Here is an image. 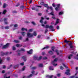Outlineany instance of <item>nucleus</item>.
<instances>
[{"mask_svg": "<svg viewBox=\"0 0 78 78\" xmlns=\"http://www.w3.org/2000/svg\"><path fill=\"white\" fill-rule=\"evenodd\" d=\"M34 73H35V72H34V71H32L31 72V73H32V74H30V75L27 76V78H31V77H32L33 75H34Z\"/></svg>", "mask_w": 78, "mask_h": 78, "instance_id": "obj_1", "label": "nucleus"}, {"mask_svg": "<svg viewBox=\"0 0 78 78\" xmlns=\"http://www.w3.org/2000/svg\"><path fill=\"white\" fill-rule=\"evenodd\" d=\"M27 37H33V34L28 33L27 34Z\"/></svg>", "mask_w": 78, "mask_h": 78, "instance_id": "obj_2", "label": "nucleus"}, {"mask_svg": "<svg viewBox=\"0 0 78 78\" xmlns=\"http://www.w3.org/2000/svg\"><path fill=\"white\" fill-rule=\"evenodd\" d=\"M58 58H56L54 60V61H53L52 62V63L53 64V66H57V64H55V63H55V62H57V61H58Z\"/></svg>", "mask_w": 78, "mask_h": 78, "instance_id": "obj_3", "label": "nucleus"}, {"mask_svg": "<svg viewBox=\"0 0 78 78\" xmlns=\"http://www.w3.org/2000/svg\"><path fill=\"white\" fill-rule=\"evenodd\" d=\"M68 42H70V43H69V46L70 47V48H73V43H72V42H71V41H68Z\"/></svg>", "mask_w": 78, "mask_h": 78, "instance_id": "obj_4", "label": "nucleus"}, {"mask_svg": "<svg viewBox=\"0 0 78 78\" xmlns=\"http://www.w3.org/2000/svg\"><path fill=\"white\" fill-rule=\"evenodd\" d=\"M51 31H55V29H53V26H49V28Z\"/></svg>", "mask_w": 78, "mask_h": 78, "instance_id": "obj_5", "label": "nucleus"}, {"mask_svg": "<svg viewBox=\"0 0 78 78\" xmlns=\"http://www.w3.org/2000/svg\"><path fill=\"white\" fill-rule=\"evenodd\" d=\"M9 43H7L6 45H5L3 46V48H8L9 46Z\"/></svg>", "mask_w": 78, "mask_h": 78, "instance_id": "obj_6", "label": "nucleus"}, {"mask_svg": "<svg viewBox=\"0 0 78 78\" xmlns=\"http://www.w3.org/2000/svg\"><path fill=\"white\" fill-rule=\"evenodd\" d=\"M70 70L69 69H68L66 70V72L65 73V74L67 75H70Z\"/></svg>", "mask_w": 78, "mask_h": 78, "instance_id": "obj_7", "label": "nucleus"}, {"mask_svg": "<svg viewBox=\"0 0 78 78\" xmlns=\"http://www.w3.org/2000/svg\"><path fill=\"white\" fill-rule=\"evenodd\" d=\"M28 54H32L33 53V49H30L29 51H27Z\"/></svg>", "mask_w": 78, "mask_h": 78, "instance_id": "obj_8", "label": "nucleus"}, {"mask_svg": "<svg viewBox=\"0 0 78 78\" xmlns=\"http://www.w3.org/2000/svg\"><path fill=\"white\" fill-rule=\"evenodd\" d=\"M22 58H23L24 61H26L27 59V57H26V56H23L22 57Z\"/></svg>", "mask_w": 78, "mask_h": 78, "instance_id": "obj_9", "label": "nucleus"}, {"mask_svg": "<svg viewBox=\"0 0 78 78\" xmlns=\"http://www.w3.org/2000/svg\"><path fill=\"white\" fill-rule=\"evenodd\" d=\"M25 51V50L23 48L21 49L20 50H18L17 51V52H20V51Z\"/></svg>", "mask_w": 78, "mask_h": 78, "instance_id": "obj_10", "label": "nucleus"}, {"mask_svg": "<svg viewBox=\"0 0 78 78\" xmlns=\"http://www.w3.org/2000/svg\"><path fill=\"white\" fill-rule=\"evenodd\" d=\"M44 18L43 17H41V20H40V23H43V20H44Z\"/></svg>", "mask_w": 78, "mask_h": 78, "instance_id": "obj_11", "label": "nucleus"}, {"mask_svg": "<svg viewBox=\"0 0 78 78\" xmlns=\"http://www.w3.org/2000/svg\"><path fill=\"white\" fill-rule=\"evenodd\" d=\"M21 30L22 31H27V30H28V29L25 28H21Z\"/></svg>", "mask_w": 78, "mask_h": 78, "instance_id": "obj_12", "label": "nucleus"}, {"mask_svg": "<svg viewBox=\"0 0 78 78\" xmlns=\"http://www.w3.org/2000/svg\"><path fill=\"white\" fill-rule=\"evenodd\" d=\"M21 34L23 36H25V34H26V33L25 32H21Z\"/></svg>", "mask_w": 78, "mask_h": 78, "instance_id": "obj_13", "label": "nucleus"}, {"mask_svg": "<svg viewBox=\"0 0 78 78\" xmlns=\"http://www.w3.org/2000/svg\"><path fill=\"white\" fill-rule=\"evenodd\" d=\"M33 34V35L34 36H37V33H36V31L34 32L33 34Z\"/></svg>", "mask_w": 78, "mask_h": 78, "instance_id": "obj_14", "label": "nucleus"}, {"mask_svg": "<svg viewBox=\"0 0 78 78\" xmlns=\"http://www.w3.org/2000/svg\"><path fill=\"white\" fill-rule=\"evenodd\" d=\"M49 69L51 70H54V69H53V67L51 66L49 67Z\"/></svg>", "mask_w": 78, "mask_h": 78, "instance_id": "obj_15", "label": "nucleus"}, {"mask_svg": "<svg viewBox=\"0 0 78 78\" xmlns=\"http://www.w3.org/2000/svg\"><path fill=\"white\" fill-rule=\"evenodd\" d=\"M58 23H59V19H57L56 23L55 24V25H56L58 24Z\"/></svg>", "mask_w": 78, "mask_h": 78, "instance_id": "obj_16", "label": "nucleus"}, {"mask_svg": "<svg viewBox=\"0 0 78 78\" xmlns=\"http://www.w3.org/2000/svg\"><path fill=\"white\" fill-rule=\"evenodd\" d=\"M49 48V46H46L45 47L43 48L42 49V50H44V49Z\"/></svg>", "mask_w": 78, "mask_h": 78, "instance_id": "obj_17", "label": "nucleus"}, {"mask_svg": "<svg viewBox=\"0 0 78 78\" xmlns=\"http://www.w3.org/2000/svg\"><path fill=\"white\" fill-rule=\"evenodd\" d=\"M7 12V11L6 10H4V11H3V12H2L3 14H6V12Z\"/></svg>", "mask_w": 78, "mask_h": 78, "instance_id": "obj_18", "label": "nucleus"}, {"mask_svg": "<svg viewBox=\"0 0 78 78\" xmlns=\"http://www.w3.org/2000/svg\"><path fill=\"white\" fill-rule=\"evenodd\" d=\"M34 58L35 60H37V59H38V57H37V56H34Z\"/></svg>", "mask_w": 78, "mask_h": 78, "instance_id": "obj_19", "label": "nucleus"}, {"mask_svg": "<svg viewBox=\"0 0 78 78\" xmlns=\"http://www.w3.org/2000/svg\"><path fill=\"white\" fill-rule=\"evenodd\" d=\"M16 47H22V45L20 44H16Z\"/></svg>", "mask_w": 78, "mask_h": 78, "instance_id": "obj_20", "label": "nucleus"}, {"mask_svg": "<svg viewBox=\"0 0 78 78\" xmlns=\"http://www.w3.org/2000/svg\"><path fill=\"white\" fill-rule=\"evenodd\" d=\"M13 26H14V27L15 28H16L18 27V24H15L13 25Z\"/></svg>", "mask_w": 78, "mask_h": 78, "instance_id": "obj_21", "label": "nucleus"}, {"mask_svg": "<svg viewBox=\"0 0 78 78\" xmlns=\"http://www.w3.org/2000/svg\"><path fill=\"white\" fill-rule=\"evenodd\" d=\"M38 66L40 67H42L43 66V64H40L38 65Z\"/></svg>", "mask_w": 78, "mask_h": 78, "instance_id": "obj_22", "label": "nucleus"}, {"mask_svg": "<svg viewBox=\"0 0 78 78\" xmlns=\"http://www.w3.org/2000/svg\"><path fill=\"white\" fill-rule=\"evenodd\" d=\"M42 58V56H41L39 58H38L37 60L38 61H39V60H41V59Z\"/></svg>", "mask_w": 78, "mask_h": 78, "instance_id": "obj_23", "label": "nucleus"}, {"mask_svg": "<svg viewBox=\"0 0 78 78\" xmlns=\"http://www.w3.org/2000/svg\"><path fill=\"white\" fill-rule=\"evenodd\" d=\"M49 14H51L52 16H55V14H54V12H52L51 13H49Z\"/></svg>", "mask_w": 78, "mask_h": 78, "instance_id": "obj_24", "label": "nucleus"}, {"mask_svg": "<svg viewBox=\"0 0 78 78\" xmlns=\"http://www.w3.org/2000/svg\"><path fill=\"white\" fill-rule=\"evenodd\" d=\"M14 42L16 43H19L20 42V41L18 40H14Z\"/></svg>", "mask_w": 78, "mask_h": 78, "instance_id": "obj_25", "label": "nucleus"}, {"mask_svg": "<svg viewBox=\"0 0 78 78\" xmlns=\"http://www.w3.org/2000/svg\"><path fill=\"white\" fill-rule=\"evenodd\" d=\"M72 55H69L68 56V58L69 59H71L72 58Z\"/></svg>", "mask_w": 78, "mask_h": 78, "instance_id": "obj_26", "label": "nucleus"}, {"mask_svg": "<svg viewBox=\"0 0 78 78\" xmlns=\"http://www.w3.org/2000/svg\"><path fill=\"white\" fill-rule=\"evenodd\" d=\"M5 28L6 29V30H8L9 28V26H7L5 27Z\"/></svg>", "mask_w": 78, "mask_h": 78, "instance_id": "obj_27", "label": "nucleus"}, {"mask_svg": "<svg viewBox=\"0 0 78 78\" xmlns=\"http://www.w3.org/2000/svg\"><path fill=\"white\" fill-rule=\"evenodd\" d=\"M50 27V26L48 24L46 25L45 26V28H49V27Z\"/></svg>", "mask_w": 78, "mask_h": 78, "instance_id": "obj_28", "label": "nucleus"}, {"mask_svg": "<svg viewBox=\"0 0 78 78\" xmlns=\"http://www.w3.org/2000/svg\"><path fill=\"white\" fill-rule=\"evenodd\" d=\"M33 31V29H31L29 30L28 31L29 32H32Z\"/></svg>", "mask_w": 78, "mask_h": 78, "instance_id": "obj_29", "label": "nucleus"}, {"mask_svg": "<svg viewBox=\"0 0 78 78\" xmlns=\"http://www.w3.org/2000/svg\"><path fill=\"white\" fill-rule=\"evenodd\" d=\"M47 77H49L50 78H51L52 77H53V76H49L48 75L47 76Z\"/></svg>", "mask_w": 78, "mask_h": 78, "instance_id": "obj_30", "label": "nucleus"}, {"mask_svg": "<svg viewBox=\"0 0 78 78\" xmlns=\"http://www.w3.org/2000/svg\"><path fill=\"white\" fill-rule=\"evenodd\" d=\"M29 41V38L28 37H27L25 40L24 41Z\"/></svg>", "mask_w": 78, "mask_h": 78, "instance_id": "obj_31", "label": "nucleus"}, {"mask_svg": "<svg viewBox=\"0 0 78 78\" xmlns=\"http://www.w3.org/2000/svg\"><path fill=\"white\" fill-rule=\"evenodd\" d=\"M55 52H56L57 55H59V51L58 50H55Z\"/></svg>", "mask_w": 78, "mask_h": 78, "instance_id": "obj_32", "label": "nucleus"}, {"mask_svg": "<svg viewBox=\"0 0 78 78\" xmlns=\"http://www.w3.org/2000/svg\"><path fill=\"white\" fill-rule=\"evenodd\" d=\"M49 8L50 9H51V10H53V8H52V7H48V9H49Z\"/></svg>", "mask_w": 78, "mask_h": 78, "instance_id": "obj_33", "label": "nucleus"}, {"mask_svg": "<svg viewBox=\"0 0 78 78\" xmlns=\"http://www.w3.org/2000/svg\"><path fill=\"white\" fill-rule=\"evenodd\" d=\"M19 39H20V40H22V39H23V37H22L21 36H20L19 37Z\"/></svg>", "mask_w": 78, "mask_h": 78, "instance_id": "obj_34", "label": "nucleus"}, {"mask_svg": "<svg viewBox=\"0 0 78 78\" xmlns=\"http://www.w3.org/2000/svg\"><path fill=\"white\" fill-rule=\"evenodd\" d=\"M6 5L5 3L4 4L3 6V8H6Z\"/></svg>", "mask_w": 78, "mask_h": 78, "instance_id": "obj_35", "label": "nucleus"}, {"mask_svg": "<svg viewBox=\"0 0 78 78\" xmlns=\"http://www.w3.org/2000/svg\"><path fill=\"white\" fill-rule=\"evenodd\" d=\"M31 23H32L34 25H36V23H34V22H31Z\"/></svg>", "mask_w": 78, "mask_h": 78, "instance_id": "obj_36", "label": "nucleus"}, {"mask_svg": "<svg viewBox=\"0 0 78 78\" xmlns=\"http://www.w3.org/2000/svg\"><path fill=\"white\" fill-rule=\"evenodd\" d=\"M49 53H50V54H51V55L53 54V52L51 51H50L48 52Z\"/></svg>", "mask_w": 78, "mask_h": 78, "instance_id": "obj_37", "label": "nucleus"}, {"mask_svg": "<svg viewBox=\"0 0 78 78\" xmlns=\"http://www.w3.org/2000/svg\"><path fill=\"white\" fill-rule=\"evenodd\" d=\"M45 55V52H42V55Z\"/></svg>", "mask_w": 78, "mask_h": 78, "instance_id": "obj_38", "label": "nucleus"}, {"mask_svg": "<svg viewBox=\"0 0 78 78\" xmlns=\"http://www.w3.org/2000/svg\"><path fill=\"white\" fill-rule=\"evenodd\" d=\"M4 22H6V21H7V20H8V19L5 18L4 20Z\"/></svg>", "mask_w": 78, "mask_h": 78, "instance_id": "obj_39", "label": "nucleus"}, {"mask_svg": "<svg viewBox=\"0 0 78 78\" xmlns=\"http://www.w3.org/2000/svg\"><path fill=\"white\" fill-rule=\"evenodd\" d=\"M12 49L13 50H16V48L14 47V46H13L12 47Z\"/></svg>", "mask_w": 78, "mask_h": 78, "instance_id": "obj_40", "label": "nucleus"}, {"mask_svg": "<svg viewBox=\"0 0 78 78\" xmlns=\"http://www.w3.org/2000/svg\"><path fill=\"white\" fill-rule=\"evenodd\" d=\"M4 23L5 24V25H8V22L5 21Z\"/></svg>", "mask_w": 78, "mask_h": 78, "instance_id": "obj_41", "label": "nucleus"}, {"mask_svg": "<svg viewBox=\"0 0 78 78\" xmlns=\"http://www.w3.org/2000/svg\"><path fill=\"white\" fill-rule=\"evenodd\" d=\"M32 0H30V1H29V4H31V3H32Z\"/></svg>", "mask_w": 78, "mask_h": 78, "instance_id": "obj_42", "label": "nucleus"}, {"mask_svg": "<svg viewBox=\"0 0 78 78\" xmlns=\"http://www.w3.org/2000/svg\"><path fill=\"white\" fill-rule=\"evenodd\" d=\"M45 17L47 20H49L50 19V18L47 17V16H45Z\"/></svg>", "mask_w": 78, "mask_h": 78, "instance_id": "obj_43", "label": "nucleus"}, {"mask_svg": "<svg viewBox=\"0 0 78 78\" xmlns=\"http://www.w3.org/2000/svg\"><path fill=\"white\" fill-rule=\"evenodd\" d=\"M52 50L53 51H55L54 50V49H55V47H52L51 48Z\"/></svg>", "mask_w": 78, "mask_h": 78, "instance_id": "obj_44", "label": "nucleus"}, {"mask_svg": "<svg viewBox=\"0 0 78 78\" xmlns=\"http://www.w3.org/2000/svg\"><path fill=\"white\" fill-rule=\"evenodd\" d=\"M60 68L61 70H63V69H64V68L62 66H60Z\"/></svg>", "mask_w": 78, "mask_h": 78, "instance_id": "obj_45", "label": "nucleus"}, {"mask_svg": "<svg viewBox=\"0 0 78 78\" xmlns=\"http://www.w3.org/2000/svg\"><path fill=\"white\" fill-rule=\"evenodd\" d=\"M63 14V12H60L59 13V15H61Z\"/></svg>", "mask_w": 78, "mask_h": 78, "instance_id": "obj_46", "label": "nucleus"}, {"mask_svg": "<svg viewBox=\"0 0 78 78\" xmlns=\"http://www.w3.org/2000/svg\"><path fill=\"white\" fill-rule=\"evenodd\" d=\"M47 59V57H45L43 58V59L45 60Z\"/></svg>", "mask_w": 78, "mask_h": 78, "instance_id": "obj_47", "label": "nucleus"}, {"mask_svg": "<svg viewBox=\"0 0 78 78\" xmlns=\"http://www.w3.org/2000/svg\"><path fill=\"white\" fill-rule=\"evenodd\" d=\"M52 6L54 8L56 7V5H55V4H52Z\"/></svg>", "mask_w": 78, "mask_h": 78, "instance_id": "obj_48", "label": "nucleus"}, {"mask_svg": "<svg viewBox=\"0 0 78 78\" xmlns=\"http://www.w3.org/2000/svg\"><path fill=\"white\" fill-rule=\"evenodd\" d=\"M36 67H34L32 68V69H36Z\"/></svg>", "mask_w": 78, "mask_h": 78, "instance_id": "obj_49", "label": "nucleus"}, {"mask_svg": "<svg viewBox=\"0 0 78 78\" xmlns=\"http://www.w3.org/2000/svg\"><path fill=\"white\" fill-rule=\"evenodd\" d=\"M55 9L56 11H58V10H59V9H58V7L55 8Z\"/></svg>", "mask_w": 78, "mask_h": 78, "instance_id": "obj_50", "label": "nucleus"}, {"mask_svg": "<svg viewBox=\"0 0 78 78\" xmlns=\"http://www.w3.org/2000/svg\"><path fill=\"white\" fill-rule=\"evenodd\" d=\"M2 62V59H1V58H0V64H1Z\"/></svg>", "mask_w": 78, "mask_h": 78, "instance_id": "obj_51", "label": "nucleus"}, {"mask_svg": "<svg viewBox=\"0 0 78 78\" xmlns=\"http://www.w3.org/2000/svg\"><path fill=\"white\" fill-rule=\"evenodd\" d=\"M20 65L21 66H23V65H24V62L21 63H20Z\"/></svg>", "mask_w": 78, "mask_h": 78, "instance_id": "obj_52", "label": "nucleus"}, {"mask_svg": "<svg viewBox=\"0 0 78 78\" xmlns=\"http://www.w3.org/2000/svg\"><path fill=\"white\" fill-rule=\"evenodd\" d=\"M4 78H10V76H9V77H6V76H4Z\"/></svg>", "mask_w": 78, "mask_h": 78, "instance_id": "obj_53", "label": "nucleus"}, {"mask_svg": "<svg viewBox=\"0 0 78 78\" xmlns=\"http://www.w3.org/2000/svg\"><path fill=\"white\" fill-rule=\"evenodd\" d=\"M44 6H45V7H47L48 6V5L47 4H45L44 5Z\"/></svg>", "mask_w": 78, "mask_h": 78, "instance_id": "obj_54", "label": "nucleus"}, {"mask_svg": "<svg viewBox=\"0 0 78 78\" xmlns=\"http://www.w3.org/2000/svg\"><path fill=\"white\" fill-rule=\"evenodd\" d=\"M9 59H10V58L7 57V61H9Z\"/></svg>", "mask_w": 78, "mask_h": 78, "instance_id": "obj_55", "label": "nucleus"}, {"mask_svg": "<svg viewBox=\"0 0 78 78\" xmlns=\"http://www.w3.org/2000/svg\"><path fill=\"white\" fill-rule=\"evenodd\" d=\"M63 65L64 66V67H66V68H67V66H66L64 64H63Z\"/></svg>", "mask_w": 78, "mask_h": 78, "instance_id": "obj_56", "label": "nucleus"}, {"mask_svg": "<svg viewBox=\"0 0 78 78\" xmlns=\"http://www.w3.org/2000/svg\"><path fill=\"white\" fill-rule=\"evenodd\" d=\"M40 4L41 5H44V2H41L40 3Z\"/></svg>", "mask_w": 78, "mask_h": 78, "instance_id": "obj_57", "label": "nucleus"}, {"mask_svg": "<svg viewBox=\"0 0 78 78\" xmlns=\"http://www.w3.org/2000/svg\"><path fill=\"white\" fill-rule=\"evenodd\" d=\"M25 67L24 66V67L23 68V69H22V70H23V71L25 70Z\"/></svg>", "mask_w": 78, "mask_h": 78, "instance_id": "obj_58", "label": "nucleus"}, {"mask_svg": "<svg viewBox=\"0 0 78 78\" xmlns=\"http://www.w3.org/2000/svg\"><path fill=\"white\" fill-rule=\"evenodd\" d=\"M58 76H61V74L59 73L57 74Z\"/></svg>", "mask_w": 78, "mask_h": 78, "instance_id": "obj_59", "label": "nucleus"}, {"mask_svg": "<svg viewBox=\"0 0 78 78\" xmlns=\"http://www.w3.org/2000/svg\"><path fill=\"white\" fill-rule=\"evenodd\" d=\"M65 42H66V43H68L69 42V41L67 40H65Z\"/></svg>", "mask_w": 78, "mask_h": 78, "instance_id": "obj_60", "label": "nucleus"}, {"mask_svg": "<svg viewBox=\"0 0 78 78\" xmlns=\"http://www.w3.org/2000/svg\"><path fill=\"white\" fill-rule=\"evenodd\" d=\"M2 56H3L5 55V53L4 52H2Z\"/></svg>", "mask_w": 78, "mask_h": 78, "instance_id": "obj_61", "label": "nucleus"}, {"mask_svg": "<svg viewBox=\"0 0 78 78\" xmlns=\"http://www.w3.org/2000/svg\"><path fill=\"white\" fill-rule=\"evenodd\" d=\"M44 24H47V21H45L44 22Z\"/></svg>", "mask_w": 78, "mask_h": 78, "instance_id": "obj_62", "label": "nucleus"}, {"mask_svg": "<svg viewBox=\"0 0 78 78\" xmlns=\"http://www.w3.org/2000/svg\"><path fill=\"white\" fill-rule=\"evenodd\" d=\"M75 77L74 76H70L69 78H74Z\"/></svg>", "mask_w": 78, "mask_h": 78, "instance_id": "obj_63", "label": "nucleus"}, {"mask_svg": "<svg viewBox=\"0 0 78 78\" xmlns=\"http://www.w3.org/2000/svg\"><path fill=\"white\" fill-rule=\"evenodd\" d=\"M38 38H39L41 37V35H38L37 37Z\"/></svg>", "mask_w": 78, "mask_h": 78, "instance_id": "obj_64", "label": "nucleus"}]
</instances>
